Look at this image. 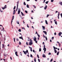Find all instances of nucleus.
<instances>
[{"mask_svg":"<svg viewBox=\"0 0 62 62\" xmlns=\"http://www.w3.org/2000/svg\"><path fill=\"white\" fill-rule=\"evenodd\" d=\"M23 4L24 5H26V4L25 3V2H24Z\"/></svg>","mask_w":62,"mask_h":62,"instance_id":"nucleus-32","label":"nucleus"},{"mask_svg":"<svg viewBox=\"0 0 62 62\" xmlns=\"http://www.w3.org/2000/svg\"><path fill=\"white\" fill-rule=\"evenodd\" d=\"M34 61L35 62H36V58H34Z\"/></svg>","mask_w":62,"mask_h":62,"instance_id":"nucleus-29","label":"nucleus"},{"mask_svg":"<svg viewBox=\"0 0 62 62\" xmlns=\"http://www.w3.org/2000/svg\"><path fill=\"white\" fill-rule=\"evenodd\" d=\"M33 39L34 41H36V40H37V38L36 37H34L33 38Z\"/></svg>","mask_w":62,"mask_h":62,"instance_id":"nucleus-7","label":"nucleus"},{"mask_svg":"<svg viewBox=\"0 0 62 62\" xmlns=\"http://www.w3.org/2000/svg\"><path fill=\"white\" fill-rule=\"evenodd\" d=\"M23 52L24 54H26V51H24V50H23Z\"/></svg>","mask_w":62,"mask_h":62,"instance_id":"nucleus-11","label":"nucleus"},{"mask_svg":"<svg viewBox=\"0 0 62 62\" xmlns=\"http://www.w3.org/2000/svg\"><path fill=\"white\" fill-rule=\"evenodd\" d=\"M35 42L36 43H38V41H35Z\"/></svg>","mask_w":62,"mask_h":62,"instance_id":"nucleus-58","label":"nucleus"},{"mask_svg":"<svg viewBox=\"0 0 62 62\" xmlns=\"http://www.w3.org/2000/svg\"><path fill=\"white\" fill-rule=\"evenodd\" d=\"M14 16H12V20H13L14 19Z\"/></svg>","mask_w":62,"mask_h":62,"instance_id":"nucleus-23","label":"nucleus"},{"mask_svg":"<svg viewBox=\"0 0 62 62\" xmlns=\"http://www.w3.org/2000/svg\"><path fill=\"white\" fill-rule=\"evenodd\" d=\"M37 35L38 37H39H39H40V35H39L38 34V33H37Z\"/></svg>","mask_w":62,"mask_h":62,"instance_id":"nucleus-25","label":"nucleus"},{"mask_svg":"<svg viewBox=\"0 0 62 62\" xmlns=\"http://www.w3.org/2000/svg\"><path fill=\"white\" fill-rule=\"evenodd\" d=\"M16 40L17 41H18V40H19V39H18V38L16 39Z\"/></svg>","mask_w":62,"mask_h":62,"instance_id":"nucleus-57","label":"nucleus"},{"mask_svg":"<svg viewBox=\"0 0 62 62\" xmlns=\"http://www.w3.org/2000/svg\"><path fill=\"white\" fill-rule=\"evenodd\" d=\"M54 52H55V53H57V51H56V49L54 50Z\"/></svg>","mask_w":62,"mask_h":62,"instance_id":"nucleus-19","label":"nucleus"},{"mask_svg":"<svg viewBox=\"0 0 62 62\" xmlns=\"http://www.w3.org/2000/svg\"><path fill=\"white\" fill-rule=\"evenodd\" d=\"M21 15H22V16H25L24 14H23V13L22 12H21Z\"/></svg>","mask_w":62,"mask_h":62,"instance_id":"nucleus-9","label":"nucleus"},{"mask_svg":"<svg viewBox=\"0 0 62 62\" xmlns=\"http://www.w3.org/2000/svg\"><path fill=\"white\" fill-rule=\"evenodd\" d=\"M54 0H51V2H53Z\"/></svg>","mask_w":62,"mask_h":62,"instance_id":"nucleus-39","label":"nucleus"},{"mask_svg":"<svg viewBox=\"0 0 62 62\" xmlns=\"http://www.w3.org/2000/svg\"><path fill=\"white\" fill-rule=\"evenodd\" d=\"M48 2H49V1H47L46 2V4H47L48 3Z\"/></svg>","mask_w":62,"mask_h":62,"instance_id":"nucleus-30","label":"nucleus"},{"mask_svg":"<svg viewBox=\"0 0 62 62\" xmlns=\"http://www.w3.org/2000/svg\"><path fill=\"white\" fill-rule=\"evenodd\" d=\"M43 50H44V53H45V52H46V48H45V45H44Z\"/></svg>","mask_w":62,"mask_h":62,"instance_id":"nucleus-1","label":"nucleus"},{"mask_svg":"<svg viewBox=\"0 0 62 62\" xmlns=\"http://www.w3.org/2000/svg\"><path fill=\"white\" fill-rule=\"evenodd\" d=\"M30 42H32V40L31 39H30Z\"/></svg>","mask_w":62,"mask_h":62,"instance_id":"nucleus-53","label":"nucleus"},{"mask_svg":"<svg viewBox=\"0 0 62 62\" xmlns=\"http://www.w3.org/2000/svg\"><path fill=\"white\" fill-rule=\"evenodd\" d=\"M59 51L58 52H57V55H58V54H59Z\"/></svg>","mask_w":62,"mask_h":62,"instance_id":"nucleus-24","label":"nucleus"},{"mask_svg":"<svg viewBox=\"0 0 62 62\" xmlns=\"http://www.w3.org/2000/svg\"><path fill=\"white\" fill-rule=\"evenodd\" d=\"M51 53H48V54H49V55H51Z\"/></svg>","mask_w":62,"mask_h":62,"instance_id":"nucleus-49","label":"nucleus"},{"mask_svg":"<svg viewBox=\"0 0 62 62\" xmlns=\"http://www.w3.org/2000/svg\"><path fill=\"white\" fill-rule=\"evenodd\" d=\"M16 8V6H15L14 8L13 9L14 10Z\"/></svg>","mask_w":62,"mask_h":62,"instance_id":"nucleus-27","label":"nucleus"},{"mask_svg":"<svg viewBox=\"0 0 62 62\" xmlns=\"http://www.w3.org/2000/svg\"><path fill=\"white\" fill-rule=\"evenodd\" d=\"M29 48H30V51H31V52H32V47H29Z\"/></svg>","mask_w":62,"mask_h":62,"instance_id":"nucleus-8","label":"nucleus"},{"mask_svg":"<svg viewBox=\"0 0 62 62\" xmlns=\"http://www.w3.org/2000/svg\"><path fill=\"white\" fill-rule=\"evenodd\" d=\"M27 8H29V6L28 4H27Z\"/></svg>","mask_w":62,"mask_h":62,"instance_id":"nucleus-18","label":"nucleus"},{"mask_svg":"<svg viewBox=\"0 0 62 62\" xmlns=\"http://www.w3.org/2000/svg\"><path fill=\"white\" fill-rule=\"evenodd\" d=\"M55 23L56 24V25H57V21H55Z\"/></svg>","mask_w":62,"mask_h":62,"instance_id":"nucleus-22","label":"nucleus"},{"mask_svg":"<svg viewBox=\"0 0 62 62\" xmlns=\"http://www.w3.org/2000/svg\"><path fill=\"white\" fill-rule=\"evenodd\" d=\"M25 13H28L27 12V11L25 10Z\"/></svg>","mask_w":62,"mask_h":62,"instance_id":"nucleus-36","label":"nucleus"},{"mask_svg":"<svg viewBox=\"0 0 62 62\" xmlns=\"http://www.w3.org/2000/svg\"><path fill=\"white\" fill-rule=\"evenodd\" d=\"M20 9H19L18 11V14H20Z\"/></svg>","mask_w":62,"mask_h":62,"instance_id":"nucleus-4","label":"nucleus"},{"mask_svg":"<svg viewBox=\"0 0 62 62\" xmlns=\"http://www.w3.org/2000/svg\"><path fill=\"white\" fill-rule=\"evenodd\" d=\"M41 48H40L39 49V52H41Z\"/></svg>","mask_w":62,"mask_h":62,"instance_id":"nucleus-28","label":"nucleus"},{"mask_svg":"<svg viewBox=\"0 0 62 62\" xmlns=\"http://www.w3.org/2000/svg\"><path fill=\"white\" fill-rule=\"evenodd\" d=\"M47 6L46 5V6L44 7V9H47Z\"/></svg>","mask_w":62,"mask_h":62,"instance_id":"nucleus-12","label":"nucleus"},{"mask_svg":"<svg viewBox=\"0 0 62 62\" xmlns=\"http://www.w3.org/2000/svg\"><path fill=\"white\" fill-rule=\"evenodd\" d=\"M62 34V32H60L59 33L58 35L59 36H61V35Z\"/></svg>","mask_w":62,"mask_h":62,"instance_id":"nucleus-3","label":"nucleus"},{"mask_svg":"<svg viewBox=\"0 0 62 62\" xmlns=\"http://www.w3.org/2000/svg\"><path fill=\"white\" fill-rule=\"evenodd\" d=\"M45 22L46 24H48V22H47V21L46 20H45Z\"/></svg>","mask_w":62,"mask_h":62,"instance_id":"nucleus-14","label":"nucleus"},{"mask_svg":"<svg viewBox=\"0 0 62 62\" xmlns=\"http://www.w3.org/2000/svg\"><path fill=\"white\" fill-rule=\"evenodd\" d=\"M19 45H21V42H19Z\"/></svg>","mask_w":62,"mask_h":62,"instance_id":"nucleus-44","label":"nucleus"},{"mask_svg":"<svg viewBox=\"0 0 62 62\" xmlns=\"http://www.w3.org/2000/svg\"><path fill=\"white\" fill-rule=\"evenodd\" d=\"M38 61H39V62H40V60L39 59H38Z\"/></svg>","mask_w":62,"mask_h":62,"instance_id":"nucleus-51","label":"nucleus"},{"mask_svg":"<svg viewBox=\"0 0 62 62\" xmlns=\"http://www.w3.org/2000/svg\"><path fill=\"white\" fill-rule=\"evenodd\" d=\"M42 56L43 57H46V56L45 55V54H43L42 55Z\"/></svg>","mask_w":62,"mask_h":62,"instance_id":"nucleus-13","label":"nucleus"},{"mask_svg":"<svg viewBox=\"0 0 62 62\" xmlns=\"http://www.w3.org/2000/svg\"><path fill=\"white\" fill-rule=\"evenodd\" d=\"M27 27H28V28H29V26H28V24H27Z\"/></svg>","mask_w":62,"mask_h":62,"instance_id":"nucleus-54","label":"nucleus"},{"mask_svg":"<svg viewBox=\"0 0 62 62\" xmlns=\"http://www.w3.org/2000/svg\"><path fill=\"white\" fill-rule=\"evenodd\" d=\"M59 15H60V13H59V12L58 14V16H59Z\"/></svg>","mask_w":62,"mask_h":62,"instance_id":"nucleus-41","label":"nucleus"},{"mask_svg":"<svg viewBox=\"0 0 62 62\" xmlns=\"http://www.w3.org/2000/svg\"><path fill=\"white\" fill-rule=\"evenodd\" d=\"M17 8L16 10V11H17V10H18V7L17 6Z\"/></svg>","mask_w":62,"mask_h":62,"instance_id":"nucleus-45","label":"nucleus"},{"mask_svg":"<svg viewBox=\"0 0 62 62\" xmlns=\"http://www.w3.org/2000/svg\"><path fill=\"white\" fill-rule=\"evenodd\" d=\"M22 29H24V30H25V29H24V27L22 28Z\"/></svg>","mask_w":62,"mask_h":62,"instance_id":"nucleus-59","label":"nucleus"},{"mask_svg":"<svg viewBox=\"0 0 62 62\" xmlns=\"http://www.w3.org/2000/svg\"><path fill=\"white\" fill-rule=\"evenodd\" d=\"M37 56L38 58H39V55L38 54L37 55Z\"/></svg>","mask_w":62,"mask_h":62,"instance_id":"nucleus-33","label":"nucleus"},{"mask_svg":"<svg viewBox=\"0 0 62 62\" xmlns=\"http://www.w3.org/2000/svg\"><path fill=\"white\" fill-rule=\"evenodd\" d=\"M43 36L44 38H45V36H44V34L43 35Z\"/></svg>","mask_w":62,"mask_h":62,"instance_id":"nucleus-56","label":"nucleus"},{"mask_svg":"<svg viewBox=\"0 0 62 62\" xmlns=\"http://www.w3.org/2000/svg\"><path fill=\"white\" fill-rule=\"evenodd\" d=\"M19 39H22V40H23V37H19Z\"/></svg>","mask_w":62,"mask_h":62,"instance_id":"nucleus-20","label":"nucleus"},{"mask_svg":"<svg viewBox=\"0 0 62 62\" xmlns=\"http://www.w3.org/2000/svg\"><path fill=\"white\" fill-rule=\"evenodd\" d=\"M54 39V37H52V39Z\"/></svg>","mask_w":62,"mask_h":62,"instance_id":"nucleus-52","label":"nucleus"},{"mask_svg":"<svg viewBox=\"0 0 62 62\" xmlns=\"http://www.w3.org/2000/svg\"><path fill=\"white\" fill-rule=\"evenodd\" d=\"M43 32L46 34V35H47V32L46 31H43Z\"/></svg>","mask_w":62,"mask_h":62,"instance_id":"nucleus-10","label":"nucleus"},{"mask_svg":"<svg viewBox=\"0 0 62 62\" xmlns=\"http://www.w3.org/2000/svg\"><path fill=\"white\" fill-rule=\"evenodd\" d=\"M31 57H32V58H33V55H32L31 54V55H30Z\"/></svg>","mask_w":62,"mask_h":62,"instance_id":"nucleus-34","label":"nucleus"},{"mask_svg":"<svg viewBox=\"0 0 62 62\" xmlns=\"http://www.w3.org/2000/svg\"><path fill=\"white\" fill-rule=\"evenodd\" d=\"M2 8L3 9H4L5 8V7H2Z\"/></svg>","mask_w":62,"mask_h":62,"instance_id":"nucleus-43","label":"nucleus"},{"mask_svg":"<svg viewBox=\"0 0 62 62\" xmlns=\"http://www.w3.org/2000/svg\"><path fill=\"white\" fill-rule=\"evenodd\" d=\"M7 5H5L4 8H7Z\"/></svg>","mask_w":62,"mask_h":62,"instance_id":"nucleus-31","label":"nucleus"},{"mask_svg":"<svg viewBox=\"0 0 62 62\" xmlns=\"http://www.w3.org/2000/svg\"><path fill=\"white\" fill-rule=\"evenodd\" d=\"M59 4H60L62 6V2H60L59 3Z\"/></svg>","mask_w":62,"mask_h":62,"instance_id":"nucleus-17","label":"nucleus"},{"mask_svg":"<svg viewBox=\"0 0 62 62\" xmlns=\"http://www.w3.org/2000/svg\"><path fill=\"white\" fill-rule=\"evenodd\" d=\"M26 53H28V50H27L26 51Z\"/></svg>","mask_w":62,"mask_h":62,"instance_id":"nucleus-55","label":"nucleus"},{"mask_svg":"<svg viewBox=\"0 0 62 62\" xmlns=\"http://www.w3.org/2000/svg\"><path fill=\"white\" fill-rule=\"evenodd\" d=\"M16 12V10H14L13 11V15H14V14H15Z\"/></svg>","mask_w":62,"mask_h":62,"instance_id":"nucleus-5","label":"nucleus"},{"mask_svg":"<svg viewBox=\"0 0 62 62\" xmlns=\"http://www.w3.org/2000/svg\"><path fill=\"white\" fill-rule=\"evenodd\" d=\"M14 41L15 42V38H14Z\"/></svg>","mask_w":62,"mask_h":62,"instance_id":"nucleus-46","label":"nucleus"},{"mask_svg":"<svg viewBox=\"0 0 62 62\" xmlns=\"http://www.w3.org/2000/svg\"><path fill=\"white\" fill-rule=\"evenodd\" d=\"M49 15H47V16H46V18H48V17Z\"/></svg>","mask_w":62,"mask_h":62,"instance_id":"nucleus-35","label":"nucleus"},{"mask_svg":"<svg viewBox=\"0 0 62 62\" xmlns=\"http://www.w3.org/2000/svg\"><path fill=\"white\" fill-rule=\"evenodd\" d=\"M53 48H54V50H55V49H57V48H56V47H55L54 46H53Z\"/></svg>","mask_w":62,"mask_h":62,"instance_id":"nucleus-15","label":"nucleus"},{"mask_svg":"<svg viewBox=\"0 0 62 62\" xmlns=\"http://www.w3.org/2000/svg\"><path fill=\"white\" fill-rule=\"evenodd\" d=\"M0 11L1 12H3V11H1V10H0Z\"/></svg>","mask_w":62,"mask_h":62,"instance_id":"nucleus-63","label":"nucleus"},{"mask_svg":"<svg viewBox=\"0 0 62 62\" xmlns=\"http://www.w3.org/2000/svg\"><path fill=\"white\" fill-rule=\"evenodd\" d=\"M58 45H59V46L60 47V45H61L60 44V43H59L58 44Z\"/></svg>","mask_w":62,"mask_h":62,"instance_id":"nucleus-48","label":"nucleus"},{"mask_svg":"<svg viewBox=\"0 0 62 62\" xmlns=\"http://www.w3.org/2000/svg\"><path fill=\"white\" fill-rule=\"evenodd\" d=\"M18 31L20 32L21 31V29H19V30H18Z\"/></svg>","mask_w":62,"mask_h":62,"instance_id":"nucleus-26","label":"nucleus"},{"mask_svg":"<svg viewBox=\"0 0 62 62\" xmlns=\"http://www.w3.org/2000/svg\"><path fill=\"white\" fill-rule=\"evenodd\" d=\"M19 2V1H18L17 2V7H18Z\"/></svg>","mask_w":62,"mask_h":62,"instance_id":"nucleus-16","label":"nucleus"},{"mask_svg":"<svg viewBox=\"0 0 62 62\" xmlns=\"http://www.w3.org/2000/svg\"><path fill=\"white\" fill-rule=\"evenodd\" d=\"M13 21V20H12V19L11 21V24H12V22H13V21Z\"/></svg>","mask_w":62,"mask_h":62,"instance_id":"nucleus-62","label":"nucleus"},{"mask_svg":"<svg viewBox=\"0 0 62 62\" xmlns=\"http://www.w3.org/2000/svg\"><path fill=\"white\" fill-rule=\"evenodd\" d=\"M17 53H18V52H17V51H16L15 52V54L16 56H18V55L17 54Z\"/></svg>","mask_w":62,"mask_h":62,"instance_id":"nucleus-6","label":"nucleus"},{"mask_svg":"<svg viewBox=\"0 0 62 62\" xmlns=\"http://www.w3.org/2000/svg\"><path fill=\"white\" fill-rule=\"evenodd\" d=\"M42 27H43L44 30V29H45V27L44 26H42Z\"/></svg>","mask_w":62,"mask_h":62,"instance_id":"nucleus-21","label":"nucleus"},{"mask_svg":"<svg viewBox=\"0 0 62 62\" xmlns=\"http://www.w3.org/2000/svg\"><path fill=\"white\" fill-rule=\"evenodd\" d=\"M32 43L33 42H29V45H32Z\"/></svg>","mask_w":62,"mask_h":62,"instance_id":"nucleus-2","label":"nucleus"},{"mask_svg":"<svg viewBox=\"0 0 62 62\" xmlns=\"http://www.w3.org/2000/svg\"><path fill=\"white\" fill-rule=\"evenodd\" d=\"M45 38H46V40H47V37L46 36Z\"/></svg>","mask_w":62,"mask_h":62,"instance_id":"nucleus-42","label":"nucleus"},{"mask_svg":"<svg viewBox=\"0 0 62 62\" xmlns=\"http://www.w3.org/2000/svg\"><path fill=\"white\" fill-rule=\"evenodd\" d=\"M10 58L11 60H12V58L11 57H10Z\"/></svg>","mask_w":62,"mask_h":62,"instance_id":"nucleus-61","label":"nucleus"},{"mask_svg":"<svg viewBox=\"0 0 62 62\" xmlns=\"http://www.w3.org/2000/svg\"><path fill=\"white\" fill-rule=\"evenodd\" d=\"M33 7L34 8H36V6L35 5H33Z\"/></svg>","mask_w":62,"mask_h":62,"instance_id":"nucleus-40","label":"nucleus"},{"mask_svg":"<svg viewBox=\"0 0 62 62\" xmlns=\"http://www.w3.org/2000/svg\"><path fill=\"white\" fill-rule=\"evenodd\" d=\"M60 15L62 18V13Z\"/></svg>","mask_w":62,"mask_h":62,"instance_id":"nucleus-50","label":"nucleus"},{"mask_svg":"<svg viewBox=\"0 0 62 62\" xmlns=\"http://www.w3.org/2000/svg\"><path fill=\"white\" fill-rule=\"evenodd\" d=\"M26 44L27 45H29L28 44L27 42H26Z\"/></svg>","mask_w":62,"mask_h":62,"instance_id":"nucleus-47","label":"nucleus"},{"mask_svg":"<svg viewBox=\"0 0 62 62\" xmlns=\"http://www.w3.org/2000/svg\"><path fill=\"white\" fill-rule=\"evenodd\" d=\"M54 35H56V32H55L54 33Z\"/></svg>","mask_w":62,"mask_h":62,"instance_id":"nucleus-60","label":"nucleus"},{"mask_svg":"<svg viewBox=\"0 0 62 62\" xmlns=\"http://www.w3.org/2000/svg\"><path fill=\"white\" fill-rule=\"evenodd\" d=\"M52 61H53V58H52V59H51L50 61V62H52Z\"/></svg>","mask_w":62,"mask_h":62,"instance_id":"nucleus-38","label":"nucleus"},{"mask_svg":"<svg viewBox=\"0 0 62 62\" xmlns=\"http://www.w3.org/2000/svg\"><path fill=\"white\" fill-rule=\"evenodd\" d=\"M16 23H18V24H19V22L18 21H17L16 22Z\"/></svg>","mask_w":62,"mask_h":62,"instance_id":"nucleus-37","label":"nucleus"},{"mask_svg":"<svg viewBox=\"0 0 62 62\" xmlns=\"http://www.w3.org/2000/svg\"><path fill=\"white\" fill-rule=\"evenodd\" d=\"M20 55H21V56H22V53L21 52H20Z\"/></svg>","mask_w":62,"mask_h":62,"instance_id":"nucleus-64","label":"nucleus"}]
</instances>
